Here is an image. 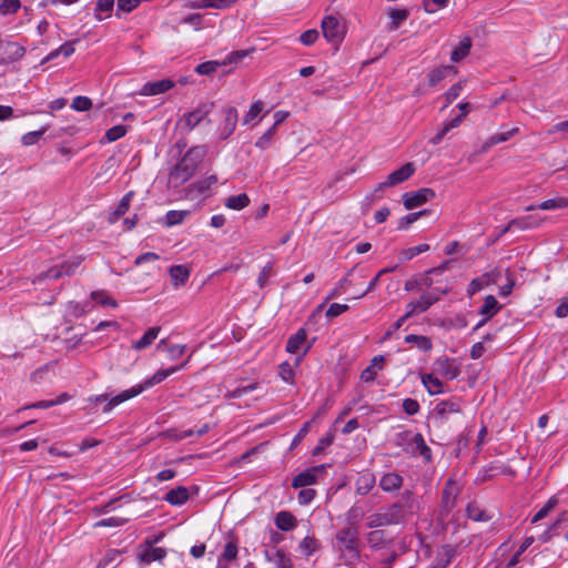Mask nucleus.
I'll return each mask as SVG.
<instances>
[{
	"label": "nucleus",
	"mask_w": 568,
	"mask_h": 568,
	"mask_svg": "<svg viewBox=\"0 0 568 568\" xmlns=\"http://www.w3.org/2000/svg\"><path fill=\"white\" fill-rule=\"evenodd\" d=\"M439 301V296L434 292H424L420 296L410 301L405 306L406 317H413L425 313L432 305Z\"/></svg>",
	"instance_id": "20e7f679"
},
{
	"label": "nucleus",
	"mask_w": 568,
	"mask_h": 568,
	"mask_svg": "<svg viewBox=\"0 0 568 568\" xmlns=\"http://www.w3.org/2000/svg\"><path fill=\"white\" fill-rule=\"evenodd\" d=\"M559 500L558 497L551 496L546 504L534 515L531 518V524H536L539 520L547 517V515L558 505Z\"/></svg>",
	"instance_id": "58836bf2"
},
{
	"label": "nucleus",
	"mask_w": 568,
	"mask_h": 568,
	"mask_svg": "<svg viewBox=\"0 0 568 568\" xmlns=\"http://www.w3.org/2000/svg\"><path fill=\"white\" fill-rule=\"evenodd\" d=\"M189 499V491L185 487H178L175 489H171L166 496L165 500L173 506H181Z\"/></svg>",
	"instance_id": "c85d7f7f"
},
{
	"label": "nucleus",
	"mask_w": 568,
	"mask_h": 568,
	"mask_svg": "<svg viewBox=\"0 0 568 568\" xmlns=\"http://www.w3.org/2000/svg\"><path fill=\"white\" fill-rule=\"evenodd\" d=\"M318 38V32L317 30L315 29H310V30H306L304 31L301 37H300V41L304 44V45H312L316 42Z\"/></svg>",
	"instance_id": "338daca9"
},
{
	"label": "nucleus",
	"mask_w": 568,
	"mask_h": 568,
	"mask_svg": "<svg viewBox=\"0 0 568 568\" xmlns=\"http://www.w3.org/2000/svg\"><path fill=\"white\" fill-rule=\"evenodd\" d=\"M132 197H133L132 191L128 192L126 194H124L122 196V199L120 200L119 204L116 205V207L114 210V214L118 217L124 215L129 211Z\"/></svg>",
	"instance_id": "6e6d98bb"
},
{
	"label": "nucleus",
	"mask_w": 568,
	"mask_h": 568,
	"mask_svg": "<svg viewBox=\"0 0 568 568\" xmlns=\"http://www.w3.org/2000/svg\"><path fill=\"white\" fill-rule=\"evenodd\" d=\"M314 341L315 338L312 342H308L307 331L301 327L296 333L288 337L285 349L290 354L297 355L296 365H298L312 348Z\"/></svg>",
	"instance_id": "7ed1b4c3"
},
{
	"label": "nucleus",
	"mask_w": 568,
	"mask_h": 568,
	"mask_svg": "<svg viewBox=\"0 0 568 568\" xmlns=\"http://www.w3.org/2000/svg\"><path fill=\"white\" fill-rule=\"evenodd\" d=\"M80 263V257H73L71 260L64 261L59 265L50 267L45 273L41 274V278L59 280L63 276H71L75 273V270L79 267Z\"/></svg>",
	"instance_id": "39448f33"
},
{
	"label": "nucleus",
	"mask_w": 568,
	"mask_h": 568,
	"mask_svg": "<svg viewBox=\"0 0 568 568\" xmlns=\"http://www.w3.org/2000/svg\"><path fill=\"white\" fill-rule=\"evenodd\" d=\"M428 250H429V245L426 243H423V244H419L416 246H412V247H407V248H404L400 251V258L404 261H410L415 256H417L422 253H425Z\"/></svg>",
	"instance_id": "a19ab883"
},
{
	"label": "nucleus",
	"mask_w": 568,
	"mask_h": 568,
	"mask_svg": "<svg viewBox=\"0 0 568 568\" xmlns=\"http://www.w3.org/2000/svg\"><path fill=\"white\" fill-rule=\"evenodd\" d=\"M322 31L325 39L334 45H338L343 40V27L338 19L333 16H327L323 19Z\"/></svg>",
	"instance_id": "0eeeda50"
},
{
	"label": "nucleus",
	"mask_w": 568,
	"mask_h": 568,
	"mask_svg": "<svg viewBox=\"0 0 568 568\" xmlns=\"http://www.w3.org/2000/svg\"><path fill=\"white\" fill-rule=\"evenodd\" d=\"M277 131H275L274 126H270L256 141L255 148L261 151H266L271 149L276 141Z\"/></svg>",
	"instance_id": "bb28decb"
},
{
	"label": "nucleus",
	"mask_w": 568,
	"mask_h": 568,
	"mask_svg": "<svg viewBox=\"0 0 568 568\" xmlns=\"http://www.w3.org/2000/svg\"><path fill=\"white\" fill-rule=\"evenodd\" d=\"M406 507L407 510L405 511L404 506L399 504H394L390 507H388L385 511V518H387V521L389 525L399 524L403 519L406 513L413 514L414 513V498L412 493L406 491Z\"/></svg>",
	"instance_id": "6e6552de"
},
{
	"label": "nucleus",
	"mask_w": 568,
	"mask_h": 568,
	"mask_svg": "<svg viewBox=\"0 0 568 568\" xmlns=\"http://www.w3.org/2000/svg\"><path fill=\"white\" fill-rule=\"evenodd\" d=\"M125 519L121 518V517H110V518H104V519H101L99 521H97L94 524V527L95 528H99V527H120L122 525L125 524Z\"/></svg>",
	"instance_id": "680f3d73"
},
{
	"label": "nucleus",
	"mask_w": 568,
	"mask_h": 568,
	"mask_svg": "<svg viewBox=\"0 0 568 568\" xmlns=\"http://www.w3.org/2000/svg\"><path fill=\"white\" fill-rule=\"evenodd\" d=\"M501 305L498 303L494 295H487L484 300L483 305L479 307V315L486 317V320L493 318L499 311Z\"/></svg>",
	"instance_id": "aec40b11"
},
{
	"label": "nucleus",
	"mask_w": 568,
	"mask_h": 568,
	"mask_svg": "<svg viewBox=\"0 0 568 568\" xmlns=\"http://www.w3.org/2000/svg\"><path fill=\"white\" fill-rule=\"evenodd\" d=\"M463 90V82L459 81L455 84H453L446 92H445V106L449 105L454 100H456Z\"/></svg>",
	"instance_id": "13d9d810"
},
{
	"label": "nucleus",
	"mask_w": 568,
	"mask_h": 568,
	"mask_svg": "<svg viewBox=\"0 0 568 568\" xmlns=\"http://www.w3.org/2000/svg\"><path fill=\"white\" fill-rule=\"evenodd\" d=\"M275 525L282 531H291L297 526V520L290 511L282 510L275 517Z\"/></svg>",
	"instance_id": "5701e85b"
},
{
	"label": "nucleus",
	"mask_w": 568,
	"mask_h": 568,
	"mask_svg": "<svg viewBox=\"0 0 568 568\" xmlns=\"http://www.w3.org/2000/svg\"><path fill=\"white\" fill-rule=\"evenodd\" d=\"M422 383L430 395H437L444 392V385L442 381L433 373L423 374Z\"/></svg>",
	"instance_id": "4be33fe9"
},
{
	"label": "nucleus",
	"mask_w": 568,
	"mask_h": 568,
	"mask_svg": "<svg viewBox=\"0 0 568 568\" xmlns=\"http://www.w3.org/2000/svg\"><path fill=\"white\" fill-rule=\"evenodd\" d=\"M455 72L454 67L442 65L433 69L428 73V81L432 87L439 84L449 73Z\"/></svg>",
	"instance_id": "7c9ffc66"
},
{
	"label": "nucleus",
	"mask_w": 568,
	"mask_h": 568,
	"mask_svg": "<svg viewBox=\"0 0 568 568\" xmlns=\"http://www.w3.org/2000/svg\"><path fill=\"white\" fill-rule=\"evenodd\" d=\"M121 561V551L116 549H110L105 552L103 559L99 562L100 568H105L112 564H119Z\"/></svg>",
	"instance_id": "8fccbe9b"
},
{
	"label": "nucleus",
	"mask_w": 568,
	"mask_h": 568,
	"mask_svg": "<svg viewBox=\"0 0 568 568\" xmlns=\"http://www.w3.org/2000/svg\"><path fill=\"white\" fill-rule=\"evenodd\" d=\"M173 87L174 82L169 79H163L155 82H146L141 88L140 94L145 97L158 95L171 90Z\"/></svg>",
	"instance_id": "dca6fc26"
},
{
	"label": "nucleus",
	"mask_w": 568,
	"mask_h": 568,
	"mask_svg": "<svg viewBox=\"0 0 568 568\" xmlns=\"http://www.w3.org/2000/svg\"><path fill=\"white\" fill-rule=\"evenodd\" d=\"M367 525L369 528H378L382 526L389 525L384 513L373 514L367 518Z\"/></svg>",
	"instance_id": "bf43d9fd"
},
{
	"label": "nucleus",
	"mask_w": 568,
	"mask_h": 568,
	"mask_svg": "<svg viewBox=\"0 0 568 568\" xmlns=\"http://www.w3.org/2000/svg\"><path fill=\"white\" fill-rule=\"evenodd\" d=\"M422 286L430 287L432 280H429L428 277H424L420 280H417V278L407 280L404 284V290L406 292H413V291L420 290Z\"/></svg>",
	"instance_id": "de8ad7c7"
},
{
	"label": "nucleus",
	"mask_w": 568,
	"mask_h": 568,
	"mask_svg": "<svg viewBox=\"0 0 568 568\" xmlns=\"http://www.w3.org/2000/svg\"><path fill=\"white\" fill-rule=\"evenodd\" d=\"M358 531L356 528H344L336 534V540L343 546L345 550L351 554V557L357 559L359 554L357 550Z\"/></svg>",
	"instance_id": "9b49d317"
},
{
	"label": "nucleus",
	"mask_w": 568,
	"mask_h": 568,
	"mask_svg": "<svg viewBox=\"0 0 568 568\" xmlns=\"http://www.w3.org/2000/svg\"><path fill=\"white\" fill-rule=\"evenodd\" d=\"M125 134H126L125 125H122V124L114 125L105 132L104 139L108 142H114V141L121 139L122 136H124Z\"/></svg>",
	"instance_id": "5fc2aeb1"
},
{
	"label": "nucleus",
	"mask_w": 568,
	"mask_h": 568,
	"mask_svg": "<svg viewBox=\"0 0 568 568\" xmlns=\"http://www.w3.org/2000/svg\"><path fill=\"white\" fill-rule=\"evenodd\" d=\"M415 173V165L412 162H408L400 166L398 170H395L387 176V184L390 186H395L399 183L405 182Z\"/></svg>",
	"instance_id": "f3484780"
},
{
	"label": "nucleus",
	"mask_w": 568,
	"mask_h": 568,
	"mask_svg": "<svg viewBox=\"0 0 568 568\" xmlns=\"http://www.w3.org/2000/svg\"><path fill=\"white\" fill-rule=\"evenodd\" d=\"M68 311L75 317H80L89 312L88 304H82L79 302H70L68 305Z\"/></svg>",
	"instance_id": "69168bd1"
},
{
	"label": "nucleus",
	"mask_w": 568,
	"mask_h": 568,
	"mask_svg": "<svg viewBox=\"0 0 568 568\" xmlns=\"http://www.w3.org/2000/svg\"><path fill=\"white\" fill-rule=\"evenodd\" d=\"M518 132H519V129L517 126H514L511 129L493 134L485 141L481 149H483V151H487L494 145H497L499 143L508 141L514 135H516Z\"/></svg>",
	"instance_id": "6ab92c4d"
},
{
	"label": "nucleus",
	"mask_w": 568,
	"mask_h": 568,
	"mask_svg": "<svg viewBox=\"0 0 568 568\" xmlns=\"http://www.w3.org/2000/svg\"><path fill=\"white\" fill-rule=\"evenodd\" d=\"M258 384L257 383H248L246 385H240L234 388H229L225 393L226 398H243L250 393L257 389Z\"/></svg>",
	"instance_id": "72a5a7b5"
},
{
	"label": "nucleus",
	"mask_w": 568,
	"mask_h": 568,
	"mask_svg": "<svg viewBox=\"0 0 568 568\" xmlns=\"http://www.w3.org/2000/svg\"><path fill=\"white\" fill-rule=\"evenodd\" d=\"M47 131H48V126H43L42 129L37 130V131H30V132H28V133L22 135L21 143L24 146L33 145V144H36L42 138V135Z\"/></svg>",
	"instance_id": "c03bdc74"
},
{
	"label": "nucleus",
	"mask_w": 568,
	"mask_h": 568,
	"mask_svg": "<svg viewBox=\"0 0 568 568\" xmlns=\"http://www.w3.org/2000/svg\"><path fill=\"white\" fill-rule=\"evenodd\" d=\"M389 17L392 19L390 30H396L399 24L407 19L408 11L406 9H392Z\"/></svg>",
	"instance_id": "49530a36"
},
{
	"label": "nucleus",
	"mask_w": 568,
	"mask_h": 568,
	"mask_svg": "<svg viewBox=\"0 0 568 568\" xmlns=\"http://www.w3.org/2000/svg\"><path fill=\"white\" fill-rule=\"evenodd\" d=\"M435 195V191L429 187L406 192L403 194V204L405 209L413 210L433 200Z\"/></svg>",
	"instance_id": "423d86ee"
},
{
	"label": "nucleus",
	"mask_w": 568,
	"mask_h": 568,
	"mask_svg": "<svg viewBox=\"0 0 568 568\" xmlns=\"http://www.w3.org/2000/svg\"><path fill=\"white\" fill-rule=\"evenodd\" d=\"M404 341L424 353L430 352L433 348L432 339L425 335L408 334L405 336Z\"/></svg>",
	"instance_id": "412c9836"
},
{
	"label": "nucleus",
	"mask_w": 568,
	"mask_h": 568,
	"mask_svg": "<svg viewBox=\"0 0 568 568\" xmlns=\"http://www.w3.org/2000/svg\"><path fill=\"white\" fill-rule=\"evenodd\" d=\"M26 54V48L18 42L3 40L0 47V64L16 62Z\"/></svg>",
	"instance_id": "1a4fd4ad"
},
{
	"label": "nucleus",
	"mask_w": 568,
	"mask_h": 568,
	"mask_svg": "<svg viewBox=\"0 0 568 568\" xmlns=\"http://www.w3.org/2000/svg\"><path fill=\"white\" fill-rule=\"evenodd\" d=\"M71 108L79 112L89 111L92 108V101L88 97L78 95L72 100Z\"/></svg>",
	"instance_id": "3c124183"
},
{
	"label": "nucleus",
	"mask_w": 568,
	"mask_h": 568,
	"mask_svg": "<svg viewBox=\"0 0 568 568\" xmlns=\"http://www.w3.org/2000/svg\"><path fill=\"white\" fill-rule=\"evenodd\" d=\"M70 398H71V396L68 393H61L55 399L37 402L34 404L23 407V410L29 409V408H41V409L50 408L54 405L63 404V403L68 402Z\"/></svg>",
	"instance_id": "c9c22d12"
},
{
	"label": "nucleus",
	"mask_w": 568,
	"mask_h": 568,
	"mask_svg": "<svg viewBox=\"0 0 568 568\" xmlns=\"http://www.w3.org/2000/svg\"><path fill=\"white\" fill-rule=\"evenodd\" d=\"M166 556V550L162 547H153L152 542L146 541L138 554V558L143 564L160 561Z\"/></svg>",
	"instance_id": "2eb2a0df"
},
{
	"label": "nucleus",
	"mask_w": 568,
	"mask_h": 568,
	"mask_svg": "<svg viewBox=\"0 0 568 568\" xmlns=\"http://www.w3.org/2000/svg\"><path fill=\"white\" fill-rule=\"evenodd\" d=\"M434 367L435 373L446 381H453L457 378L460 373L459 367L455 364V361L447 357L438 358L435 362Z\"/></svg>",
	"instance_id": "4468645a"
},
{
	"label": "nucleus",
	"mask_w": 568,
	"mask_h": 568,
	"mask_svg": "<svg viewBox=\"0 0 568 568\" xmlns=\"http://www.w3.org/2000/svg\"><path fill=\"white\" fill-rule=\"evenodd\" d=\"M424 214H426L425 210L419 211V212L409 213V214L400 217L398 221V230H407L414 222H416Z\"/></svg>",
	"instance_id": "603ef678"
},
{
	"label": "nucleus",
	"mask_w": 568,
	"mask_h": 568,
	"mask_svg": "<svg viewBox=\"0 0 568 568\" xmlns=\"http://www.w3.org/2000/svg\"><path fill=\"white\" fill-rule=\"evenodd\" d=\"M209 111L205 108L195 109L183 115L182 122L187 130H193L206 115Z\"/></svg>",
	"instance_id": "393cba45"
},
{
	"label": "nucleus",
	"mask_w": 568,
	"mask_h": 568,
	"mask_svg": "<svg viewBox=\"0 0 568 568\" xmlns=\"http://www.w3.org/2000/svg\"><path fill=\"white\" fill-rule=\"evenodd\" d=\"M189 361L190 357L179 365L170 366L164 369H159L152 376L144 378L139 384L132 386L131 388L124 389L118 394H113L112 392H105L103 394L89 397L88 402L91 408L94 409L97 413L100 412L103 414H109L122 403L139 396L144 390H148L149 388L162 383L168 377L178 373L179 371L184 369Z\"/></svg>",
	"instance_id": "f257e3e1"
},
{
	"label": "nucleus",
	"mask_w": 568,
	"mask_h": 568,
	"mask_svg": "<svg viewBox=\"0 0 568 568\" xmlns=\"http://www.w3.org/2000/svg\"><path fill=\"white\" fill-rule=\"evenodd\" d=\"M568 207V197L558 196L555 199H548L538 203V209L544 211H554Z\"/></svg>",
	"instance_id": "f704fd0d"
},
{
	"label": "nucleus",
	"mask_w": 568,
	"mask_h": 568,
	"mask_svg": "<svg viewBox=\"0 0 568 568\" xmlns=\"http://www.w3.org/2000/svg\"><path fill=\"white\" fill-rule=\"evenodd\" d=\"M403 409L407 415H415L418 413L420 406L416 399L406 398L403 400Z\"/></svg>",
	"instance_id": "774afa93"
},
{
	"label": "nucleus",
	"mask_w": 568,
	"mask_h": 568,
	"mask_svg": "<svg viewBox=\"0 0 568 568\" xmlns=\"http://www.w3.org/2000/svg\"><path fill=\"white\" fill-rule=\"evenodd\" d=\"M402 484L403 479L396 473H387L379 480L381 488L387 493L399 489L402 487Z\"/></svg>",
	"instance_id": "b1692460"
},
{
	"label": "nucleus",
	"mask_w": 568,
	"mask_h": 568,
	"mask_svg": "<svg viewBox=\"0 0 568 568\" xmlns=\"http://www.w3.org/2000/svg\"><path fill=\"white\" fill-rule=\"evenodd\" d=\"M471 48V40L469 37L463 38L458 45L452 51L450 59L453 62H459L468 55Z\"/></svg>",
	"instance_id": "2f4dec72"
},
{
	"label": "nucleus",
	"mask_w": 568,
	"mask_h": 568,
	"mask_svg": "<svg viewBox=\"0 0 568 568\" xmlns=\"http://www.w3.org/2000/svg\"><path fill=\"white\" fill-rule=\"evenodd\" d=\"M20 8V0H2L0 3V16L14 14Z\"/></svg>",
	"instance_id": "09e8293b"
},
{
	"label": "nucleus",
	"mask_w": 568,
	"mask_h": 568,
	"mask_svg": "<svg viewBox=\"0 0 568 568\" xmlns=\"http://www.w3.org/2000/svg\"><path fill=\"white\" fill-rule=\"evenodd\" d=\"M506 278L507 283L499 288V296L501 297L510 295L516 285V281L509 270L506 271Z\"/></svg>",
	"instance_id": "052dcab7"
},
{
	"label": "nucleus",
	"mask_w": 568,
	"mask_h": 568,
	"mask_svg": "<svg viewBox=\"0 0 568 568\" xmlns=\"http://www.w3.org/2000/svg\"><path fill=\"white\" fill-rule=\"evenodd\" d=\"M206 155V149L197 145L189 149L174 165L169 175V184L178 187L189 181Z\"/></svg>",
	"instance_id": "f03ea898"
},
{
	"label": "nucleus",
	"mask_w": 568,
	"mask_h": 568,
	"mask_svg": "<svg viewBox=\"0 0 568 568\" xmlns=\"http://www.w3.org/2000/svg\"><path fill=\"white\" fill-rule=\"evenodd\" d=\"M326 468L327 465L323 464L300 473L297 476L294 477L292 486L294 488H301L315 484L317 475L324 474L326 471Z\"/></svg>",
	"instance_id": "ddd939ff"
},
{
	"label": "nucleus",
	"mask_w": 568,
	"mask_h": 568,
	"mask_svg": "<svg viewBox=\"0 0 568 568\" xmlns=\"http://www.w3.org/2000/svg\"><path fill=\"white\" fill-rule=\"evenodd\" d=\"M169 272L174 286L185 284L190 277L189 270L183 265H173Z\"/></svg>",
	"instance_id": "c756f323"
},
{
	"label": "nucleus",
	"mask_w": 568,
	"mask_h": 568,
	"mask_svg": "<svg viewBox=\"0 0 568 568\" xmlns=\"http://www.w3.org/2000/svg\"><path fill=\"white\" fill-rule=\"evenodd\" d=\"M500 274V270L496 267L489 272L481 274L478 277H475L467 286V295L470 297L475 295L477 292L484 290L485 287L491 284H496Z\"/></svg>",
	"instance_id": "9d476101"
},
{
	"label": "nucleus",
	"mask_w": 568,
	"mask_h": 568,
	"mask_svg": "<svg viewBox=\"0 0 568 568\" xmlns=\"http://www.w3.org/2000/svg\"><path fill=\"white\" fill-rule=\"evenodd\" d=\"M224 118L217 128V134L220 139L225 140L230 138L236 129L239 121L237 110L233 106H227L223 111Z\"/></svg>",
	"instance_id": "f8f14e48"
},
{
	"label": "nucleus",
	"mask_w": 568,
	"mask_h": 568,
	"mask_svg": "<svg viewBox=\"0 0 568 568\" xmlns=\"http://www.w3.org/2000/svg\"><path fill=\"white\" fill-rule=\"evenodd\" d=\"M467 515L474 521H488L490 519V516L477 504H469L467 506Z\"/></svg>",
	"instance_id": "79ce46f5"
},
{
	"label": "nucleus",
	"mask_w": 568,
	"mask_h": 568,
	"mask_svg": "<svg viewBox=\"0 0 568 568\" xmlns=\"http://www.w3.org/2000/svg\"><path fill=\"white\" fill-rule=\"evenodd\" d=\"M161 328L158 326L149 328L143 336L132 344V348L135 351H142L149 347L158 337Z\"/></svg>",
	"instance_id": "a878e982"
},
{
	"label": "nucleus",
	"mask_w": 568,
	"mask_h": 568,
	"mask_svg": "<svg viewBox=\"0 0 568 568\" xmlns=\"http://www.w3.org/2000/svg\"><path fill=\"white\" fill-rule=\"evenodd\" d=\"M264 103L261 100L253 102L243 118V124L255 123V120L263 113Z\"/></svg>",
	"instance_id": "e433bc0d"
},
{
	"label": "nucleus",
	"mask_w": 568,
	"mask_h": 568,
	"mask_svg": "<svg viewBox=\"0 0 568 568\" xmlns=\"http://www.w3.org/2000/svg\"><path fill=\"white\" fill-rule=\"evenodd\" d=\"M115 0H98L97 7H95V18L101 21L104 19L100 13L105 12L106 17H109V13L114 7Z\"/></svg>",
	"instance_id": "864d4df0"
},
{
	"label": "nucleus",
	"mask_w": 568,
	"mask_h": 568,
	"mask_svg": "<svg viewBox=\"0 0 568 568\" xmlns=\"http://www.w3.org/2000/svg\"><path fill=\"white\" fill-rule=\"evenodd\" d=\"M385 357L383 355H376L372 358L371 364L362 371L361 379L365 383H372L379 371L383 369Z\"/></svg>",
	"instance_id": "a211bd4d"
},
{
	"label": "nucleus",
	"mask_w": 568,
	"mask_h": 568,
	"mask_svg": "<svg viewBox=\"0 0 568 568\" xmlns=\"http://www.w3.org/2000/svg\"><path fill=\"white\" fill-rule=\"evenodd\" d=\"M190 212L186 210H171L165 215V225L171 227L181 224Z\"/></svg>",
	"instance_id": "4c0bfd02"
},
{
	"label": "nucleus",
	"mask_w": 568,
	"mask_h": 568,
	"mask_svg": "<svg viewBox=\"0 0 568 568\" xmlns=\"http://www.w3.org/2000/svg\"><path fill=\"white\" fill-rule=\"evenodd\" d=\"M248 204H250V197L246 193H241L237 195L229 196L224 202V205L227 209L234 210V211H241V210L245 209Z\"/></svg>",
	"instance_id": "473e14b6"
},
{
	"label": "nucleus",
	"mask_w": 568,
	"mask_h": 568,
	"mask_svg": "<svg viewBox=\"0 0 568 568\" xmlns=\"http://www.w3.org/2000/svg\"><path fill=\"white\" fill-rule=\"evenodd\" d=\"M186 351V346L182 344H172L166 346V352L169 354L170 359L176 361L179 359Z\"/></svg>",
	"instance_id": "e2e57ef3"
},
{
	"label": "nucleus",
	"mask_w": 568,
	"mask_h": 568,
	"mask_svg": "<svg viewBox=\"0 0 568 568\" xmlns=\"http://www.w3.org/2000/svg\"><path fill=\"white\" fill-rule=\"evenodd\" d=\"M298 548L303 555L311 556L318 548V541L312 536H306L300 542Z\"/></svg>",
	"instance_id": "a18cd8bd"
},
{
	"label": "nucleus",
	"mask_w": 568,
	"mask_h": 568,
	"mask_svg": "<svg viewBox=\"0 0 568 568\" xmlns=\"http://www.w3.org/2000/svg\"><path fill=\"white\" fill-rule=\"evenodd\" d=\"M90 297L92 301L103 306H109L112 308H115L118 306L116 301L113 297H111L105 291L102 290L93 291L90 294Z\"/></svg>",
	"instance_id": "ea45409f"
},
{
	"label": "nucleus",
	"mask_w": 568,
	"mask_h": 568,
	"mask_svg": "<svg viewBox=\"0 0 568 568\" xmlns=\"http://www.w3.org/2000/svg\"><path fill=\"white\" fill-rule=\"evenodd\" d=\"M412 453L414 455L422 456L426 462H429L432 458L430 448L426 445L422 435L416 434L410 444Z\"/></svg>",
	"instance_id": "cd10ccee"
},
{
	"label": "nucleus",
	"mask_w": 568,
	"mask_h": 568,
	"mask_svg": "<svg viewBox=\"0 0 568 568\" xmlns=\"http://www.w3.org/2000/svg\"><path fill=\"white\" fill-rule=\"evenodd\" d=\"M181 23L190 24L194 28L195 31H200L202 26V16L199 13L189 14L182 19Z\"/></svg>",
	"instance_id": "0e129e2a"
},
{
	"label": "nucleus",
	"mask_w": 568,
	"mask_h": 568,
	"mask_svg": "<svg viewBox=\"0 0 568 568\" xmlns=\"http://www.w3.org/2000/svg\"><path fill=\"white\" fill-rule=\"evenodd\" d=\"M221 65H225V62L205 61L196 65L195 72L201 75H210L216 72Z\"/></svg>",
	"instance_id": "37998d69"
},
{
	"label": "nucleus",
	"mask_w": 568,
	"mask_h": 568,
	"mask_svg": "<svg viewBox=\"0 0 568 568\" xmlns=\"http://www.w3.org/2000/svg\"><path fill=\"white\" fill-rule=\"evenodd\" d=\"M237 552H239L237 545L234 541H229L225 545L224 550L220 557V562L222 560H225V561L234 560L237 556Z\"/></svg>",
	"instance_id": "4d7b16f0"
}]
</instances>
